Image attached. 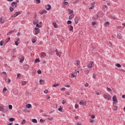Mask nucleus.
Returning <instances> with one entry per match:
<instances>
[{
  "mask_svg": "<svg viewBox=\"0 0 125 125\" xmlns=\"http://www.w3.org/2000/svg\"><path fill=\"white\" fill-rule=\"evenodd\" d=\"M68 28L69 29V31H73V29H74V28L73 27V26L69 25L68 26Z\"/></svg>",
  "mask_w": 125,
  "mask_h": 125,
  "instance_id": "a878e982",
  "label": "nucleus"
},
{
  "mask_svg": "<svg viewBox=\"0 0 125 125\" xmlns=\"http://www.w3.org/2000/svg\"><path fill=\"white\" fill-rule=\"evenodd\" d=\"M109 25H110V23L108 21L104 23V27H108L109 26Z\"/></svg>",
  "mask_w": 125,
  "mask_h": 125,
  "instance_id": "f3484780",
  "label": "nucleus"
},
{
  "mask_svg": "<svg viewBox=\"0 0 125 125\" xmlns=\"http://www.w3.org/2000/svg\"><path fill=\"white\" fill-rule=\"evenodd\" d=\"M65 103H66V101L64 100H63L62 102V104H63V105H64V104H65Z\"/></svg>",
  "mask_w": 125,
  "mask_h": 125,
  "instance_id": "8fccbe9b",
  "label": "nucleus"
},
{
  "mask_svg": "<svg viewBox=\"0 0 125 125\" xmlns=\"http://www.w3.org/2000/svg\"><path fill=\"white\" fill-rule=\"evenodd\" d=\"M63 4H65V5H67V4H69V3L67 1H64Z\"/></svg>",
  "mask_w": 125,
  "mask_h": 125,
  "instance_id": "4c0bfd02",
  "label": "nucleus"
},
{
  "mask_svg": "<svg viewBox=\"0 0 125 125\" xmlns=\"http://www.w3.org/2000/svg\"><path fill=\"white\" fill-rule=\"evenodd\" d=\"M11 6L13 8H16V7H17V4H16V2H13L11 3Z\"/></svg>",
  "mask_w": 125,
  "mask_h": 125,
  "instance_id": "1a4fd4ad",
  "label": "nucleus"
},
{
  "mask_svg": "<svg viewBox=\"0 0 125 125\" xmlns=\"http://www.w3.org/2000/svg\"><path fill=\"white\" fill-rule=\"evenodd\" d=\"M107 91H109V92H111V91H112V90L111 89V88H109V87H107L106 88Z\"/></svg>",
  "mask_w": 125,
  "mask_h": 125,
  "instance_id": "f704fd0d",
  "label": "nucleus"
},
{
  "mask_svg": "<svg viewBox=\"0 0 125 125\" xmlns=\"http://www.w3.org/2000/svg\"><path fill=\"white\" fill-rule=\"evenodd\" d=\"M26 124V120L23 119L22 122H21V125H25Z\"/></svg>",
  "mask_w": 125,
  "mask_h": 125,
  "instance_id": "c85d7f7f",
  "label": "nucleus"
},
{
  "mask_svg": "<svg viewBox=\"0 0 125 125\" xmlns=\"http://www.w3.org/2000/svg\"><path fill=\"white\" fill-rule=\"evenodd\" d=\"M37 73H38V74H39V75H41V74H42V70H39L37 71Z\"/></svg>",
  "mask_w": 125,
  "mask_h": 125,
  "instance_id": "a19ab883",
  "label": "nucleus"
},
{
  "mask_svg": "<svg viewBox=\"0 0 125 125\" xmlns=\"http://www.w3.org/2000/svg\"><path fill=\"white\" fill-rule=\"evenodd\" d=\"M79 18H78V17H76L75 18V23H76V24H78V23H79Z\"/></svg>",
  "mask_w": 125,
  "mask_h": 125,
  "instance_id": "dca6fc26",
  "label": "nucleus"
},
{
  "mask_svg": "<svg viewBox=\"0 0 125 125\" xmlns=\"http://www.w3.org/2000/svg\"><path fill=\"white\" fill-rule=\"evenodd\" d=\"M4 42H2V41H0V45L1 46H2V45H3V43H4Z\"/></svg>",
  "mask_w": 125,
  "mask_h": 125,
  "instance_id": "e433bc0d",
  "label": "nucleus"
},
{
  "mask_svg": "<svg viewBox=\"0 0 125 125\" xmlns=\"http://www.w3.org/2000/svg\"><path fill=\"white\" fill-rule=\"evenodd\" d=\"M75 108L76 109H78V108H79V105L76 104L75 105Z\"/></svg>",
  "mask_w": 125,
  "mask_h": 125,
  "instance_id": "de8ad7c7",
  "label": "nucleus"
},
{
  "mask_svg": "<svg viewBox=\"0 0 125 125\" xmlns=\"http://www.w3.org/2000/svg\"><path fill=\"white\" fill-rule=\"evenodd\" d=\"M15 119L13 118H11L9 119V122H14Z\"/></svg>",
  "mask_w": 125,
  "mask_h": 125,
  "instance_id": "cd10ccee",
  "label": "nucleus"
},
{
  "mask_svg": "<svg viewBox=\"0 0 125 125\" xmlns=\"http://www.w3.org/2000/svg\"><path fill=\"white\" fill-rule=\"evenodd\" d=\"M44 13H47V11L45 10H43L40 12V14L41 15H42V14H44Z\"/></svg>",
  "mask_w": 125,
  "mask_h": 125,
  "instance_id": "9d476101",
  "label": "nucleus"
},
{
  "mask_svg": "<svg viewBox=\"0 0 125 125\" xmlns=\"http://www.w3.org/2000/svg\"><path fill=\"white\" fill-rule=\"evenodd\" d=\"M36 27H38V28H42V25H39V23H37Z\"/></svg>",
  "mask_w": 125,
  "mask_h": 125,
  "instance_id": "ea45409f",
  "label": "nucleus"
},
{
  "mask_svg": "<svg viewBox=\"0 0 125 125\" xmlns=\"http://www.w3.org/2000/svg\"><path fill=\"white\" fill-rule=\"evenodd\" d=\"M46 54L44 52H42L41 53V57H44V56H46Z\"/></svg>",
  "mask_w": 125,
  "mask_h": 125,
  "instance_id": "6ab92c4d",
  "label": "nucleus"
},
{
  "mask_svg": "<svg viewBox=\"0 0 125 125\" xmlns=\"http://www.w3.org/2000/svg\"><path fill=\"white\" fill-rule=\"evenodd\" d=\"M114 111H117V110H118V106L114 105Z\"/></svg>",
  "mask_w": 125,
  "mask_h": 125,
  "instance_id": "c9c22d12",
  "label": "nucleus"
},
{
  "mask_svg": "<svg viewBox=\"0 0 125 125\" xmlns=\"http://www.w3.org/2000/svg\"><path fill=\"white\" fill-rule=\"evenodd\" d=\"M92 119H95V116L94 115H92L91 116Z\"/></svg>",
  "mask_w": 125,
  "mask_h": 125,
  "instance_id": "680f3d73",
  "label": "nucleus"
},
{
  "mask_svg": "<svg viewBox=\"0 0 125 125\" xmlns=\"http://www.w3.org/2000/svg\"><path fill=\"white\" fill-rule=\"evenodd\" d=\"M103 97L106 100H110V99H111V96L110 95H108L106 94H104L103 95Z\"/></svg>",
  "mask_w": 125,
  "mask_h": 125,
  "instance_id": "f257e3e1",
  "label": "nucleus"
},
{
  "mask_svg": "<svg viewBox=\"0 0 125 125\" xmlns=\"http://www.w3.org/2000/svg\"><path fill=\"white\" fill-rule=\"evenodd\" d=\"M59 85V84L55 83L54 85H52L53 87H55L56 86H58Z\"/></svg>",
  "mask_w": 125,
  "mask_h": 125,
  "instance_id": "72a5a7b5",
  "label": "nucleus"
},
{
  "mask_svg": "<svg viewBox=\"0 0 125 125\" xmlns=\"http://www.w3.org/2000/svg\"><path fill=\"white\" fill-rule=\"evenodd\" d=\"M68 11L69 12V14H72L74 13V11H73V10L68 9Z\"/></svg>",
  "mask_w": 125,
  "mask_h": 125,
  "instance_id": "393cba45",
  "label": "nucleus"
},
{
  "mask_svg": "<svg viewBox=\"0 0 125 125\" xmlns=\"http://www.w3.org/2000/svg\"><path fill=\"white\" fill-rule=\"evenodd\" d=\"M9 109H10V110L12 109V106L11 105H9Z\"/></svg>",
  "mask_w": 125,
  "mask_h": 125,
  "instance_id": "3c124183",
  "label": "nucleus"
},
{
  "mask_svg": "<svg viewBox=\"0 0 125 125\" xmlns=\"http://www.w3.org/2000/svg\"><path fill=\"white\" fill-rule=\"evenodd\" d=\"M47 92H48V90H45L44 91V93H47Z\"/></svg>",
  "mask_w": 125,
  "mask_h": 125,
  "instance_id": "0e129e2a",
  "label": "nucleus"
},
{
  "mask_svg": "<svg viewBox=\"0 0 125 125\" xmlns=\"http://www.w3.org/2000/svg\"><path fill=\"white\" fill-rule=\"evenodd\" d=\"M24 69L25 71H28L29 70V68H30V66H29V64H25L23 66Z\"/></svg>",
  "mask_w": 125,
  "mask_h": 125,
  "instance_id": "39448f33",
  "label": "nucleus"
},
{
  "mask_svg": "<svg viewBox=\"0 0 125 125\" xmlns=\"http://www.w3.org/2000/svg\"><path fill=\"white\" fill-rule=\"evenodd\" d=\"M97 22L95 21H93L92 23V25H93V26H94V25H96Z\"/></svg>",
  "mask_w": 125,
  "mask_h": 125,
  "instance_id": "5fc2aeb1",
  "label": "nucleus"
},
{
  "mask_svg": "<svg viewBox=\"0 0 125 125\" xmlns=\"http://www.w3.org/2000/svg\"><path fill=\"white\" fill-rule=\"evenodd\" d=\"M10 41V38H8L6 40V42H8Z\"/></svg>",
  "mask_w": 125,
  "mask_h": 125,
  "instance_id": "49530a36",
  "label": "nucleus"
},
{
  "mask_svg": "<svg viewBox=\"0 0 125 125\" xmlns=\"http://www.w3.org/2000/svg\"><path fill=\"white\" fill-rule=\"evenodd\" d=\"M94 2L91 3L92 6L89 8V9H93L94 8Z\"/></svg>",
  "mask_w": 125,
  "mask_h": 125,
  "instance_id": "a211bd4d",
  "label": "nucleus"
},
{
  "mask_svg": "<svg viewBox=\"0 0 125 125\" xmlns=\"http://www.w3.org/2000/svg\"><path fill=\"white\" fill-rule=\"evenodd\" d=\"M53 25L54 27V28H58L57 24L56 22H53Z\"/></svg>",
  "mask_w": 125,
  "mask_h": 125,
  "instance_id": "bb28decb",
  "label": "nucleus"
},
{
  "mask_svg": "<svg viewBox=\"0 0 125 125\" xmlns=\"http://www.w3.org/2000/svg\"><path fill=\"white\" fill-rule=\"evenodd\" d=\"M13 10H14V8H13L12 7H10V12H12V11H13Z\"/></svg>",
  "mask_w": 125,
  "mask_h": 125,
  "instance_id": "c756f323",
  "label": "nucleus"
},
{
  "mask_svg": "<svg viewBox=\"0 0 125 125\" xmlns=\"http://www.w3.org/2000/svg\"><path fill=\"white\" fill-rule=\"evenodd\" d=\"M39 82L40 84H43L44 83V81L42 79H41Z\"/></svg>",
  "mask_w": 125,
  "mask_h": 125,
  "instance_id": "aec40b11",
  "label": "nucleus"
},
{
  "mask_svg": "<svg viewBox=\"0 0 125 125\" xmlns=\"http://www.w3.org/2000/svg\"><path fill=\"white\" fill-rule=\"evenodd\" d=\"M112 100L113 101V104H115V103H118V101L117 100V97L116 96H114L113 97Z\"/></svg>",
  "mask_w": 125,
  "mask_h": 125,
  "instance_id": "7ed1b4c3",
  "label": "nucleus"
},
{
  "mask_svg": "<svg viewBox=\"0 0 125 125\" xmlns=\"http://www.w3.org/2000/svg\"><path fill=\"white\" fill-rule=\"evenodd\" d=\"M80 105H83V106H85L86 105V102L84 101H81L79 102Z\"/></svg>",
  "mask_w": 125,
  "mask_h": 125,
  "instance_id": "423d86ee",
  "label": "nucleus"
},
{
  "mask_svg": "<svg viewBox=\"0 0 125 125\" xmlns=\"http://www.w3.org/2000/svg\"><path fill=\"white\" fill-rule=\"evenodd\" d=\"M45 8L46 10H50L51 9V6L50 4H47L45 6Z\"/></svg>",
  "mask_w": 125,
  "mask_h": 125,
  "instance_id": "0eeeda50",
  "label": "nucleus"
},
{
  "mask_svg": "<svg viewBox=\"0 0 125 125\" xmlns=\"http://www.w3.org/2000/svg\"><path fill=\"white\" fill-rule=\"evenodd\" d=\"M93 79H96V75L93 74Z\"/></svg>",
  "mask_w": 125,
  "mask_h": 125,
  "instance_id": "bf43d9fd",
  "label": "nucleus"
},
{
  "mask_svg": "<svg viewBox=\"0 0 125 125\" xmlns=\"http://www.w3.org/2000/svg\"><path fill=\"white\" fill-rule=\"evenodd\" d=\"M94 63V62H90L87 65V67L91 69V68H92V65H93Z\"/></svg>",
  "mask_w": 125,
  "mask_h": 125,
  "instance_id": "6e6552de",
  "label": "nucleus"
},
{
  "mask_svg": "<svg viewBox=\"0 0 125 125\" xmlns=\"http://www.w3.org/2000/svg\"><path fill=\"white\" fill-rule=\"evenodd\" d=\"M37 3H41V0H36Z\"/></svg>",
  "mask_w": 125,
  "mask_h": 125,
  "instance_id": "6e6d98bb",
  "label": "nucleus"
},
{
  "mask_svg": "<svg viewBox=\"0 0 125 125\" xmlns=\"http://www.w3.org/2000/svg\"><path fill=\"white\" fill-rule=\"evenodd\" d=\"M111 18L112 19H113V20H116V18L115 17H112Z\"/></svg>",
  "mask_w": 125,
  "mask_h": 125,
  "instance_id": "69168bd1",
  "label": "nucleus"
},
{
  "mask_svg": "<svg viewBox=\"0 0 125 125\" xmlns=\"http://www.w3.org/2000/svg\"><path fill=\"white\" fill-rule=\"evenodd\" d=\"M35 35H38L39 34L40 31L39 30V28L38 27H36L35 28Z\"/></svg>",
  "mask_w": 125,
  "mask_h": 125,
  "instance_id": "f8f14e48",
  "label": "nucleus"
},
{
  "mask_svg": "<svg viewBox=\"0 0 125 125\" xmlns=\"http://www.w3.org/2000/svg\"><path fill=\"white\" fill-rule=\"evenodd\" d=\"M65 89H66V88L62 87L61 88V90H62V91H65Z\"/></svg>",
  "mask_w": 125,
  "mask_h": 125,
  "instance_id": "c03bdc74",
  "label": "nucleus"
},
{
  "mask_svg": "<svg viewBox=\"0 0 125 125\" xmlns=\"http://www.w3.org/2000/svg\"><path fill=\"white\" fill-rule=\"evenodd\" d=\"M15 45H17V46L18 45V42L16 41V42H15Z\"/></svg>",
  "mask_w": 125,
  "mask_h": 125,
  "instance_id": "052dcab7",
  "label": "nucleus"
},
{
  "mask_svg": "<svg viewBox=\"0 0 125 125\" xmlns=\"http://www.w3.org/2000/svg\"><path fill=\"white\" fill-rule=\"evenodd\" d=\"M56 55L57 56H59L60 57H61V55H60V54H59V53L58 52L56 53Z\"/></svg>",
  "mask_w": 125,
  "mask_h": 125,
  "instance_id": "a18cd8bd",
  "label": "nucleus"
},
{
  "mask_svg": "<svg viewBox=\"0 0 125 125\" xmlns=\"http://www.w3.org/2000/svg\"><path fill=\"white\" fill-rule=\"evenodd\" d=\"M6 90H7V89H6V87H4V88L3 89V92L6 91Z\"/></svg>",
  "mask_w": 125,
  "mask_h": 125,
  "instance_id": "13d9d810",
  "label": "nucleus"
},
{
  "mask_svg": "<svg viewBox=\"0 0 125 125\" xmlns=\"http://www.w3.org/2000/svg\"><path fill=\"white\" fill-rule=\"evenodd\" d=\"M108 45L109 46L111 47V46H112V42H109V44H108Z\"/></svg>",
  "mask_w": 125,
  "mask_h": 125,
  "instance_id": "37998d69",
  "label": "nucleus"
},
{
  "mask_svg": "<svg viewBox=\"0 0 125 125\" xmlns=\"http://www.w3.org/2000/svg\"><path fill=\"white\" fill-rule=\"evenodd\" d=\"M75 17V15L74 14H71L69 16V20H72V18H74Z\"/></svg>",
  "mask_w": 125,
  "mask_h": 125,
  "instance_id": "4468645a",
  "label": "nucleus"
},
{
  "mask_svg": "<svg viewBox=\"0 0 125 125\" xmlns=\"http://www.w3.org/2000/svg\"><path fill=\"white\" fill-rule=\"evenodd\" d=\"M13 33H14V31H9L8 33H7V36H10L11 35V34H13Z\"/></svg>",
  "mask_w": 125,
  "mask_h": 125,
  "instance_id": "412c9836",
  "label": "nucleus"
},
{
  "mask_svg": "<svg viewBox=\"0 0 125 125\" xmlns=\"http://www.w3.org/2000/svg\"><path fill=\"white\" fill-rule=\"evenodd\" d=\"M93 122H94V121H93L92 119H91L90 121V123H93Z\"/></svg>",
  "mask_w": 125,
  "mask_h": 125,
  "instance_id": "338daca9",
  "label": "nucleus"
},
{
  "mask_svg": "<svg viewBox=\"0 0 125 125\" xmlns=\"http://www.w3.org/2000/svg\"><path fill=\"white\" fill-rule=\"evenodd\" d=\"M67 24H72V21H67Z\"/></svg>",
  "mask_w": 125,
  "mask_h": 125,
  "instance_id": "09e8293b",
  "label": "nucleus"
},
{
  "mask_svg": "<svg viewBox=\"0 0 125 125\" xmlns=\"http://www.w3.org/2000/svg\"><path fill=\"white\" fill-rule=\"evenodd\" d=\"M2 106H3V105H0V111L2 112V113H6V110H5V109L3 108Z\"/></svg>",
  "mask_w": 125,
  "mask_h": 125,
  "instance_id": "f03ea898",
  "label": "nucleus"
},
{
  "mask_svg": "<svg viewBox=\"0 0 125 125\" xmlns=\"http://www.w3.org/2000/svg\"><path fill=\"white\" fill-rule=\"evenodd\" d=\"M76 62H77V65L79 66V65H80V61H76Z\"/></svg>",
  "mask_w": 125,
  "mask_h": 125,
  "instance_id": "4d7b16f0",
  "label": "nucleus"
},
{
  "mask_svg": "<svg viewBox=\"0 0 125 125\" xmlns=\"http://www.w3.org/2000/svg\"><path fill=\"white\" fill-rule=\"evenodd\" d=\"M121 28H122V30H123V29H124V27L118 26L117 28V30H119V29H120Z\"/></svg>",
  "mask_w": 125,
  "mask_h": 125,
  "instance_id": "58836bf2",
  "label": "nucleus"
},
{
  "mask_svg": "<svg viewBox=\"0 0 125 125\" xmlns=\"http://www.w3.org/2000/svg\"><path fill=\"white\" fill-rule=\"evenodd\" d=\"M32 122L33 123H35V124H37V123H38V121H37V119H32Z\"/></svg>",
  "mask_w": 125,
  "mask_h": 125,
  "instance_id": "b1692460",
  "label": "nucleus"
},
{
  "mask_svg": "<svg viewBox=\"0 0 125 125\" xmlns=\"http://www.w3.org/2000/svg\"><path fill=\"white\" fill-rule=\"evenodd\" d=\"M32 107V105L31 104H28L27 105H26V108H27L28 109H30V108Z\"/></svg>",
  "mask_w": 125,
  "mask_h": 125,
  "instance_id": "4be33fe9",
  "label": "nucleus"
},
{
  "mask_svg": "<svg viewBox=\"0 0 125 125\" xmlns=\"http://www.w3.org/2000/svg\"><path fill=\"white\" fill-rule=\"evenodd\" d=\"M22 85H25L26 84V82L23 81L22 82Z\"/></svg>",
  "mask_w": 125,
  "mask_h": 125,
  "instance_id": "603ef678",
  "label": "nucleus"
},
{
  "mask_svg": "<svg viewBox=\"0 0 125 125\" xmlns=\"http://www.w3.org/2000/svg\"><path fill=\"white\" fill-rule=\"evenodd\" d=\"M5 22V20H4V19L2 18H0V24H3Z\"/></svg>",
  "mask_w": 125,
  "mask_h": 125,
  "instance_id": "9b49d317",
  "label": "nucleus"
},
{
  "mask_svg": "<svg viewBox=\"0 0 125 125\" xmlns=\"http://www.w3.org/2000/svg\"><path fill=\"white\" fill-rule=\"evenodd\" d=\"M20 59V62L21 63H23V62H24V59H25V57H24V56L21 57V58Z\"/></svg>",
  "mask_w": 125,
  "mask_h": 125,
  "instance_id": "2eb2a0df",
  "label": "nucleus"
},
{
  "mask_svg": "<svg viewBox=\"0 0 125 125\" xmlns=\"http://www.w3.org/2000/svg\"><path fill=\"white\" fill-rule=\"evenodd\" d=\"M48 120H50V121H52L53 120V117H51L50 118H48Z\"/></svg>",
  "mask_w": 125,
  "mask_h": 125,
  "instance_id": "e2e57ef3",
  "label": "nucleus"
},
{
  "mask_svg": "<svg viewBox=\"0 0 125 125\" xmlns=\"http://www.w3.org/2000/svg\"><path fill=\"white\" fill-rule=\"evenodd\" d=\"M21 13H22V12H16L12 16V17H16V16H18V15H19V14H21Z\"/></svg>",
  "mask_w": 125,
  "mask_h": 125,
  "instance_id": "20e7f679",
  "label": "nucleus"
},
{
  "mask_svg": "<svg viewBox=\"0 0 125 125\" xmlns=\"http://www.w3.org/2000/svg\"><path fill=\"white\" fill-rule=\"evenodd\" d=\"M35 63H39L40 62V60L39 59H36L35 60Z\"/></svg>",
  "mask_w": 125,
  "mask_h": 125,
  "instance_id": "7c9ffc66",
  "label": "nucleus"
},
{
  "mask_svg": "<svg viewBox=\"0 0 125 125\" xmlns=\"http://www.w3.org/2000/svg\"><path fill=\"white\" fill-rule=\"evenodd\" d=\"M117 39H118V40H122V34H119L117 36Z\"/></svg>",
  "mask_w": 125,
  "mask_h": 125,
  "instance_id": "ddd939ff",
  "label": "nucleus"
},
{
  "mask_svg": "<svg viewBox=\"0 0 125 125\" xmlns=\"http://www.w3.org/2000/svg\"><path fill=\"white\" fill-rule=\"evenodd\" d=\"M88 85H89V84H88V83H86L84 84V86L85 87H87V86H88Z\"/></svg>",
  "mask_w": 125,
  "mask_h": 125,
  "instance_id": "79ce46f5",
  "label": "nucleus"
},
{
  "mask_svg": "<svg viewBox=\"0 0 125 125\" xmlns=\"http://www.w3.org/2000/svg\"><path fill=\"white\" fill-rule=\"evenodd\" d=\"M122 98L125 99V95H122Z\"/></svg>",
  "mask_w": 125,
  "mask_h": 125,
  "instance_id": "774afa93",
  "label": "nucleus"
},
{
  "mask_svg": "<svg viewBox=\"0 0 125 125\" xmlns=\"http://www.w3.org/2000/svg\"><path fill=\"white\" fill-rule=\"evenodd\" d=\"M116 66H117V67H118V68H121L122 67V65H121L120 63L116 64Z\"/></svg>",
  "mask_w": 125,
  "mask_h": 125,
  "instance_id": "473e14b6",
  "label": "nucleus"
},
{
  "mask_svg": "<svg viewBox=\"0 0 125 125\" xmlns=\"http://www.w3.org/2000/svg\"><path fill=\"white\" fill-rule=\"evenodd\" d=\"M58 111H59L60 112H62V111H63V108H62V107H61V106L58 109Z\"/></svg>",
  "mask_w": 125,
  "mask_h": 125,
  "instance_id": "2f4dec72",
  "label": "nucleus"
},
{
  "mask_svg": "<svg viewBox=\"0 0 125 125\" xmlns=\"http://www.w3.org/2000/svg\"><path fill=\"white\" fill-rule=\"evenodd\" d=\"M2 74H4V75H5L6 77H7V74H6V72L3 71L2 72Z\"/></svg>",
  "mask_w": 125,
  "mask_h": 125,
  "instance_id": "864d4df0",
  "label": "nucleus"
},
{
  "mask_svg": "<svg viewBox=\"0 0 125 125\" xmlns=\"http://www.w3.org/2000/svg\"><path fill=\"white\" fill-rule=\"evenodd\" d=\"M32 42L33 43H35V42H37V40L36 39V38H32Z\"/></svg>",
  "mask_w": 125,
  "mask_h": 125,
  "instance_id": "5701e85b",
  "label": "nucleus"
}]
</instances>
